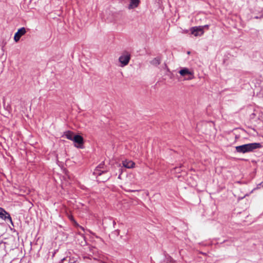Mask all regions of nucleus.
Wrapping results in <instances>:
<instances>
[{
	"mask_svg": "<svg viewBox=\"0 0 263 263\" xmlns=\"http://www.w3.org/2000/svg\"><path fill=\"white\" fill-rule=\"evenodd\" d=\"M64 136L65 137L70 140H73V137L75 136L72 132L70 130L66 131L64 132Z\"/></svg>",
	"mask_w": 263,
	"mask_h": 263,
	"instance_id": "9b49d317",
	"label": "nucleus"
},
{
	"mask_svg": "<svg viewBox=\"0 0 263 263\" xmlns=\"http://www.w3.org/2000/svg\"><path fill=\"white\" fill-rule=\"evenodd\" d=\"M120 176H121V174H120V175H119V177H118V178H120Z\"/></svg>",
	"mask_w": 263,
	"mask_h": 263,
	"instance_id": "dca6fc26",
	"label": "nucleus"
},
{
	"mask_svg": "<svg viewBox=\"0 0 263 263\" xmlns=\"http://www.w3.org/2000/svg\"><path fill=\"white\" fill-rule=\"evenodd\" d=\"M130 59V54L127 52H123L119 57V61L121 64V66L123 67L127 65Z\"/></svg>",
	"mask_w": 263,
	"mask_h": 263,
	"instance_id": "f03ea898",
	"label": "nucleus"
},
{
	"mask_svg": "<svg viewBox=\"0 0 263 263\" xmlns=\"http://www.w3.org/2000/svg\"><path fill=\"white\" fill-rule=\"evenodd\" d=\"M261 145L259 143H251L236 146V151L239 153H246L253 152L256 149L259 148Z\"/></svg>",
	"mask_w": 263,
	"mask_h": 263,
	"instance_id": "f257e3e1",
	"label": "nucleus"
},
{
	"mask_svg": "<svg viewBox=\"0 0 263 263\" xmlns=\"http://www.w3.org/2000/svg\"><path fill=\"white\" fill-rule=\"evenodd\" d=\"M203 28H204V27L207 28V27H208V25H205V26H203Z\"/></svg>",
	"mask_w": 263,
	"mask_h": 263,
	"instance_id": "2eb2a0df",
	"label": "nucleus"
},
{
	"mask_svg": "<svg viewBox=\"0 0 263 263\" xmlns=\"http://www.w3.org/2000/svg\"><path fill=\"white\" fill-rule=\"evenodd\" d=\"M72 141L74 143L79 144V145L76 146L77 147H79V148H81L82 147L81 145H83V144L84 143L83 138L81 136H80L78 135H75L73 137Z\"/></svg>",
	"mask_w": 263,
	"mask_h": 263,
	"instance_id": "39448f33",
	"label": "nucleus"
},
{
	"mask_svg": "<svg viewBox=\"0 0 263 263\" xmlns=\"http://www.w3.org/2000/svg\"><path fill=\"white\" fill-rule=\"evenodd\" d=\"M101 165H102L101 164H100V165L97 167V169L96 170V172H97V171H99V168H101Z\"/></svg>",
	"mask_w": 263,
	"mask_h": 263,
	"instance_id": "f8f14e48",
	"label": "nucleus"
},
{
	"mask_svg": "<svg viewBox=\"0 0 263 263\" xmlns=\"http://www.w3.org/2000/svg\"><path fill=\"white\" fill-rule=\"evenodd\" d=\"M96 249V248H94V247H93V248H92V249Z\"/></svg>",
	"mask_w": 263,
	"mask_h": 263,
	"instance_id": "f3484780",
	"label": "nucleus"
},
{
	"mask_svg": "<svg viewBox=\"0 0 263 263\" xmlns=\"http://www.w3.org/2000/svg\"><path fill=\"white\" fill-rule=\"evenodd\" d=\"M174 170H175V171H176V172H178V173H179V172H179V168L175 167V168H174Z\"/></svg>",
	"mask_w": 263,
	"mask_h": 263,
	"instance_id": "ddd939ff",
	"label": "nucleus"
},
{
	"mask_svg": "<svg viewBox=\"0 0 263 263\" xmlns=\"http://www.w3.org/2000/svg\"><path fill=\"white\" fill-rule=\"evenodd\" d=\"M104 172H105V171H102L101 173H98V174L99 175H101L102 173H103ZM96 174H97V173L96 172Z\"/></svg>",
	"mask_w": 263,
	"mask_h": 263,
	"instance_id": "4468645a",
	"label": "nucleus"
},
{
	"mask_svg": "<svg viewBox=\"0 0 263 263\" xmlns=\"http://www.w3.org/2000/svg\"><path fill=\"white\" fill-rule=\"evenodd\" d=\"M140 4V0H130L128 9H132L137 7Z\"/></svg>",
	"mask_w": 263,
	"mask_h": 263,
	"instance_id": "0eeeda50",
	"label": "nucleus"
},
{
	"mask_svg": "<svg viewBox=\"0 0 263 263\" xmlns=\"http://www.w3.org/2000/svg\"><path fill=\"white\" fill-rule=\"evenodd\" d=\"M124 167L127 168H134L135 165V163L132 161L125 160L122 162Z\"/></svg>",
	"mask_w": 263,
	"mask_h": 263,
	"instance_id": "6e6552de",
	"label": "nucleus"
},
{
	"mask_svg": "<svg viewBox=\"0 0 263 263\" xmlns=\"http://www.w3.org/2000/svg\"><path fill=\"white\" fill-rule=\"evenodd\" d=\"M0 217L4 219L8 218L10 220H11L10 215L1 208H0Z\"/></svg>",
	"mask_w": 263,
	"mask_h": 263,
	"instance_id": "1a4fd4ad",
	"label": "nucleus"
},
{
	"mask_svg": "<svg viewBox=\"0 0 263 263\" xmlns=\"http://www.w3.org/2000/svg\"><path fill=\"white\" fill-rule=\"evenodd\" d=\"M191 33L195 36H201L204 33L203 27L200 26L192 27L191 28Z\"/></svg>",
	"mask_w": 263,
	"mask_h": 263,
	"instance_id": "7ed1b4c3",
	"label": "nucleus"
},
{
	"mask_svg": "<svg viewBox=\"0 0 263 263\" xmlns=\"http://www.w3.org/2000/svg\"><path fill=\"white\" fill-rule=\"evenodd\" d=\"M161 58L159 57H157L156 58H155L154 59H153L151 62H150V63L153 65H154V66H158L159 65L160 63H161Z\"/></svg>",
	"mask_w": 263,
	"mask_h": 263,
	"instance_id": "9d476101",
	"label": "nucleus"
},
{
	"mask_svg": "<svg viewBox=\"0 0 263 263\" xmlns=\"http://www.w3.org/2000/svg\"><path fill=\"white\" fill-rule=\"evenodd\" d=\"M179 73L182 76H185L186 75H190L192 77L187 78L188 80H191L193 78V73L190 71L187 68H184L182 69H181Z\"/></svg>",
	"mask_w": 263,
	"mask_h": 263,
	"instance_id": "423d86ee",
	"label": "nucleus"
},
{
	"mask_svg": "<svg viewBox=\"0 0 263 263\" xmlns=\"http://www.w3.org/2000/svg\"><path fill=\"white\" fill-rule=\"evenodd\" d=\"M26 32V29L24 27H22L18 30L15 33L14 40L16 42H17L22 36L24 35Z\"/></svg>",
	"mask_w": 263,
	"mask_h": 263,
	"instance_id": "20e7f679",
	"label": "nucleus"
}]
</instances>
